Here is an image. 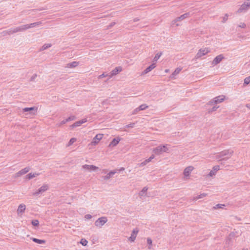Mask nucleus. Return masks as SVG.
Instances as JSON below:
<instances>
[{
  "label": "nucleus",
  "instance_id": "49",
  "mask_svg": "<svg viewBox=\"0 0 250 250\" xmlns=\"http://www.w3.org/2000/svg\"><path fill=\"white\" fill-rule=\"evenodd\" d=\"M244 3H245L246 5H248V7L250 8V0H246Z\"/></svg>",
  "mask_w": 250,
  "mask_h": 250
},
{
  "label": "nucleus",
  "instance_id": "16",
  "mask_svg": "<svg viewBox=\"0 0 250 250\" xmlns=\"http://www.w3.org/2000/svg\"><path fill=\"white\" fill-rule=\"evenodd\" d=\"M87 120L86 119H83L80 121L75 122L73 125H72L70 127L72 128H75L76 127H78L81 126L83 124L86 122Z\"/></svg>",
  "mask_w": 250,
  "mask_h": 250
},
{
  "label": "nucleus",
  "instance_id": "53",
  "mask_svg": "<svg viewBox=\"0 0 250 250\" xmlns=\"http://www.w3.org/2000/svg\"><path fill=\"white\" fill-rule=\"evenodd\" d=\"M34 10H29L27 11H25L24 12L25 13V14H28L30 13V12L31 11H33Z\"/></svg>",
  "mask_w": 250,
  "mask_h": 250
},
{
  "label": "nucleus",
  "instance_id": "6",
  "mask_svg": "<svg viewBox=\"0 0 250 250\" xmlns=\"http://www.w3.org/2000/svg\"><path fill=\"white\" fill-rule=\"evenodd\" d=\"M225 97L224 96H219L213 99L212 101L209 102V104L214 105L217 103H221L224 100Z\"/></svg>",
  "mask_w": 250,
  "mask_h": 250
},
{
  "label": "nucleus",
  "instance_id": "24",
  "mask_svg": "<svg viewBox=\"0 0 250 250\" xmlns=\"http://www.w3.org/2000/svg\"><path fill=\"white\" fill-rule=\"evenodd\" d=\"M191 15L192 14L189 12L186 13L179 17L178 19L180 21H182L187 18L190 17Z\"/></svg>",
  "mask_w": 250,
  "mask_h": 250
},
{
  "label": "nucleus",
  "instance_id": "39",
  "mask_svg": "<svg viewBox=\"0 0 250 250\" xmlns=\"http://www.w3.org/2000/svg\"><path fill=\"white\" fill-rule=\"evenodd\" d=\"M244 84H248L250 83V76L246 77L244 81Z\"/></svg>",
  "mask_w": 250,
  "mask_h": 250
},
{
  "label": "nucleus",
  "instance_id": "20",
  "mask_svg": "<svg viewBox=\"0 0 250 250\" xmlns=\"http://www.w3.org/2000/svg\"><path fill=\"white\" fill-rule=\"evenodd\" d=\"M29 170L30 168L29 167H25L24 168L21 170L16 173L17 176L19 177L22 175H23L28 172L29 171Z\"/></svg>",
  "mask_w": 250,
  "mask_h": 250
},
{
  "label": "nucleus",
  "instance_id": "34",
  "mask_svg": "<svg viewBox=\"0 0 250 250\" xmlns=\"http://www.w3.org/2000/svg\"><path fill=\"white\" fill-rule=\"evenodd\" d=\"M225 205L224 204H217L216 205H215V206L213 208L215 209L223 208H224V207H225Z\"/></svg>",
  "mask_w": 250,
  "mask_h": 250
},
{
  "label": "nucleus",
  "instance_id": "27",
  "mask_svg": "<svg viewBox=\"0 0 250 250\" xmlns=\"http://www.w3.org/2000/svg\"><path fill=\"white\" fill-rule=\"evenodd\" d=\"M34 111L35 112L37 111V108L35 107H25L23 109V112H29V111Z\"/></svg>",
  "mask_w": 250,
  "mask_h": 250
},
{
  "label": "nucleus",
  "instance_id": "40",
  "mask_svg": "<svg viewBox=\"0 0 250 250\" xmlns=\"http://www.w3.org/2000/svg\"><path fill=\"white\" fill-rule=\"evenodd\" d=\"M31 224L34 226H38L39 224V222L38 220H33L32 221Z\"/></svg>",
  "mask_w": 250,
  "mask_h": 250
},
{
  "label": "nucleus",
  "instance_id": "30",
  "mask_svg": "<svg viewBox=\"0 0 250 250\" xmlns=\"http://www.w3.org/2000/svg\"><path fill=\"white\" fill-rule=\"evenodd\" d=\"M78 64V62H73L70 63H69L67 64V67L69 68H73L77 66Z\"/></svg>",
  "mask_w": 250,
  "mask_h": 250
},
{
  "label": "nucleus",
  "instance_id": "46",
  "mask_svg": "<svg viewBox=\"0 0 250 250\" xmlns=\"http://www.w3.org/2000/svg\"><path fill=\"white\" fill-rule=\"evenodd\" d=\"M171 25H175V26H179L180 25V24L179 23H176L175 21L174 20L171 21Z\"/></svg>",
  "mask_w": 250,
  "mask_h": 250
},
{
  "label": "nucleus",
  "instance_id": "15",
  "mask_svg": "<svg viewBox=\"0 0 250 250\" xmlns=\"http://www.w3.org/2000/svg\"><path fill=\"white\" fill-rule=\"evenodd\" d=\"M154 158V155L152 154L149 158L145 160L143 162L139 164L138 165L139 167H142L146 165L147 163H149Z\"/></svg>",
  "mask_w": 250,
  "mask_h": 250
},
{
  "label": "nucleus",
  "instance_id": "56",
  "mask_svg": "<svg viewBox=\"0 0 250 250\" xmlns=\"http://www.w3.org/2000/svg\"><path fill=\"white\" fill-rule=\"evenodd\" d=\"M139 20V19L138 18H135L134 20H133V21L134 22H136L137 21H138Z\"/></svg>",
  "mask_w": 250,
  "mask_h": 250
},
{
  "label": "nucleus",
  "instance_id": "38",
  "mask_svg": "<svg viewBox=\"0 0 250 250\" xmlns=\"http://www.w3.org/2000/svg\"><path fill=\"white\" fill-rule=\"evenodd\" d=\"M80 243L83 246H85L87 245V244L88 243V241L84 239H82L81 240Z\"/></svg>",
  "mask_w": 250,
  "mask_h": 250
},
{
  "label": "nucleus",
  "instance_id": "44",
  "mask_svg": "<svg viewBox=\"0 0 250 250\" xmlns=\"http://www.w3.org/2000/svg\"><path fill=\"white\" fill-rule=\"evenodd\" d=\"M67 122L66 121V119L65 120H63V121H62L61 123H60L59 124H57V126H58V127H60L62 125H63V124H65L67 123Z\"/></svg>",
  "mask_w": 250,
  "mask_h": 250
},
{
  "label": "nucleus",
  "instance_id": "13",
  "mask_svg": "<svg viewBox=\"0 0 250 250\" xmlns=\"http://www.w3.org/2000/svg\"><path fill=\"white\" fill-rule=\"evenodd\" d=\"M220 169V167L218 165L215 166L213 167L212 169L209 172L208 176L212 177L216 174L217 171Z\"/></svg>",
  "mask_w": 250,
  "mask_h": 250
},
{
  "label": "nucleus",
  "instance_id": "12",
  "mask_svg": "<svg viewBox=\"0 0 250 250\" xmlns=\"http://www.w3.org/2000/svg\"><path fill=\"white\" fill-rule=\"evenodd\" d=\"M42 24V22L41 21H38L30 24H25V26L26 28V30L35 27L39 26L40 25H41Z\"/></svg>",
  "mask_w": 250,
  "mask_h": 250
},
{
  "label": "nucleus",
  "instance_id": "32",
  "mask_svg": "<svg viewBox=\"0 0 250 250\" xmlns=\"http://www.w3.org/2000/svg\"><path fill=\"white\" fill-rule=\"evenodd\" d=\"M162 54V53H158L156 54L153 59V62L155 63L157 61V60L160 58Z\"/></svg>",
  "mask_w": 250,
  "mask_h": 250
},
{
  "label": "nucleus",
  "instance_id": "21",
  "mask_svg": "<svg viewBox=\"0 0 250 250\" xmlns=\"http://www.w3.org/2000/svg\"><path fill=\"white\" fill-rule=\"evenodd\" d=\"M117 172V170H114L111 171L109 172L106 176H103V178L105 180H107L109 179L114 174L116 173Z\"/></svg>",
  "mask_w": 250,
  "mask_h": 250
},
{
  "label": "nucleus",
  "instance_id": "35",
  "mask_svg": "<svg viewBox=\"0 0 250 250\" xmlns=\"http://www.w3.org/2000/svg\"><path fill=\"white\" fill-rule=\"evenodd\" d=\"M148 107V106L146 104H142L139 106L140 110H143L146 109Z\"/></svg>",
  "mask_w": 250,
  "mask_h": 250
},
{
  "label": "nucleus",
  "instance_id": "8",
  "mask_svg": "<svg viewBox=\"0 0 250 250\" xmlns=\"http://www.w3.org/2000/svg\"><path fill=\"white\" fill-rule=\"evenodd\" d=\"M209 52V50L208 48H205L204 49H201L199 50L198 52L197 53L196 57L197 58H200L205 55Z\"/></svg>",
  "mask_w": 250,
  "mask_h": 250
},
{
  "label": "nucleus",
  "instance_id": "41",
  "mask_svg": "<svg viewBox=\"0 0 250 250\" xmlns=\"http://www.w3.org/2000/svg\"><path fill=\"white\" fill-rule=\"evenodd\" d=\"M75 119H76V117L75 116H71L68 117V118L66 119V121H67L68 122L70 121H73V120H75Z\"/></svg>",
  "mask_w": 250,
  "mask_h": 250
},
{
  "label": "nucleus",
  "instance_id": "60",
  "mask_svg": "<svg viewBox=\"0 0 250 250\" xmlns=\"http://www.w3.org/2000/svg\"><path fill=\"white\" fill-rule=\"evenodd\" d=\"M168 71V70H166V72H167Z\"/></svg>",
  "mask_w": 250,
  "mask_h": 250
},
{
  "label": "nucleus",
  "instance_id": "9",
  "mask_svg": "<svg viewBox=\"0 0 250 250\" xmlns=\"http://www.w3.org/2000/svg\"><path fill=\"white\" fill-rule=\"evenodd\" d=\"M223 58H224V57H223V55H222V54L217 56L213 60V61L212 62V64L213 65H215L218 64L219 63H220L221 62V61L223 59Z\"/></svg>",
  "mask_w": 250,
  "mask_h": 250
},
{
  "label": "nucleus",
  "instance_id": "57",
  "mask_svg": "<svg viewBox=\"0 0 250 250\" xmlns=\"http://www.w3.org/2000/svg\"><path fill=\"white\" fill-rule=\"evenodd\" d=\"M246 106H247L248 108L250 109V104H247Z\"/></svg>",
  "mask_w": 250,
  "mask_h": 250
},
{
  "label": "nucleus",
  "instance_id": "4",
  "mask_svg": "<svg viewBox=\"0 0 250 250\" xmlns=\"http://www.w3.org/2000/svg\"><path fill=\"white\" fill-rule=\"evenodd\" d=\"M107 222V218L106 217L99 218L95 222V225L98 228H102Z\"/></svg>",
  "mask_w": 250,
  "mask_h": 250
},
{
  "label": "nucleus",
  "instance_id": "18",
  "mask_svg": "<svg viewBox=\"0 0 250 250\" xmlns=\"http://www.w3.org/2000/svg\"><path fill=\"white\" fill-rule=\"evenodd\" d=\"M26 209V206L23 204H20L17 209V213L18 215L22 214Z\"/></svg>",
  "mask_w": 250,
  "mask_h": 250
},
{
  "label": "nucleus",
  "instance_id": "43",
  "mask_svg": "<svg viewBox=\"0 0 250 250\" xmlns=\"http://www.w3.org/2000/svg\"><path fill=\"white\" fill-rule=\"evenodd\" d=\"M229 15L228 14H226L223 18L222 22L225 23L228 19Z\"/></svg>",
  "mask_w": 250,
  "mask_h": 250
},
{
  "label": "nucleus",
  "instance_id": "29",
  "mask_svg": "<svg viewBox=\"0 0 250 250\" xmlns=\"http://www.w3.org/2000/svg\"><path fill=\"white\" fill-rule=\"evenodd\" d=\"M32 240L33 242L40 244H44L45 243V240L39 239L36 238H32Z\"/></svg>",
  "mask_w": 250,
  "mask_h": 250
},
{
  "label": "nucleus",
  "instance_id": "50",
  "mask_svg": "<svg viewBox=\"0 0 250 250\" xmlns=\"http://www.w3.org/2000/svg\"><path fill=\"white\" fill-rule=\"evenodd\" d=\"M217 108H218V107H216V106H213L212 108H211L210 109H209V110H208V112H212V111H215V110L217 109Z\"/></svg>",
  "mask_w": 250,
  "mask_h": 250
},
{
  "label": "nucleus",
  "instance_id": "22",
  "mask_svg": "<svg viewBox=\"0 0 250 250\" xmlns=\"http://www.w3.org/2000/svg\"><path fill=\"white\" fill-rule=\"evenodd\" d=\"M147 189H148V188L146 187H144L142 189V190L141 191V192L139 193V196L141 198H143L144 197L146 196Z\"/></svg>",
  "mask_w": 250,
  "mask_h": 250
},
{
  "label": "nucleus",
  "instance_id": "55",
  "mask_svg": "<svg viewBox=\"0 0 250 250\" xmlns=\"http://www.w3.org/2000/svg\"><path fill=\"white\" fill-rule=\"evenodd\" d=\"M176 23H178L179 21H181L179 19H178V17L174 19Z\"/></svg>",
  "mask_w": 250,
  "mask_h": 250
},
{
  "label": "nucleus",
  "instance_id": "45",
  "mask_svg": "<svg viewBox=\"0 0 250 250\" xmlns=\"http://www.w3.org/2000/svg\"><path fill=\"white\" fill-rule=\"evenodd\" d=\"M135 125L134 123H131L130 124L127 125L125 126V128H133L134 127Z\"/></svg>",
  "mask_w": 250,
  "mask_h": 250
},
{
  "label": "nucleus",
  "instance_id": "33",
  "mask_svg": "<svg viewBox=\"0 0 250 250\" xmlns=\"http://www.w3.org/2000/svg\"><path fill=\"white\" fill-rule=\"evenodd\" d=\"M109 76H110V73H103L102 75H100L99 76V79H101V78H103L104 77H108V79H110L109 78Z\"/></svg>",
  "mask_w": 250,
  "mask_h": 250
},
{
  "label": "nucleus",
  "instance_id": "7",
  "mask_svg": "<svg viewBox=\"0 0 250 250\" xmlns=\"http://www.w3.org/2000/svg\"><path fill=\"white\" fill-rule=\"evenodd\" d=\"M138 232H139V229L137 228L134 229L132 231L131 236L128 238L129 241L131 242H133L136 238V236H137Z\"/></svg>",
  "mask_w": 250,
  "mask_h": 250
},
{
  "label": "nucleus",
  "instance_id": "48",
  "mask_svg": "<svg viewBox=\"0 0 250 250\" xmlns=\"http://www.w3.org/2000/svg\"><path fill=\"white\" fill-rule=\"evenodd\" d=\"M140 111H141V110L138 107L133 110L132 114H136Z\"/></svg>",
  "mask_w": 250,
  "mask_h": 250
},
{
  "label": "nucleus",
  "instance_id": "58",
  "mask_svg": "<svg viewBox=\"0 0 250 250\" xmlns=\"http://www.w3.org/2000/svg\"><path fill=\"white\" fill-rule=\"evenodd\" d=\"M114 24H115V23H114V22L110 24V27H112V26H113Z\"/></svg>",
  "mask_w": 250,
  "mask_h": 250
},
{
  "label": "nucleus",
  "instance_id": "54",
  "mask_svg": "<svg viewBox=\"0 0 250 250\" xmlns=\"http://www.w3.org/2000/svg\"><path fill=\"white\" fill-rule=\"evenodd\" d=\"M176 23H178L179 21H181L179 19H178V17L174 19Z\"/></svg>",
  "mask_w": 250,
  "mask_h": 250
},
{
  "label": "nucleus",
  "instance_id": "25",
  "mask_svg": "<svg viewBox=\"0 0 250 250\" xmlns=\"http://www.w3.org/2000/svg\"><path fill=\"white\" fill-rule=\"evenodd\" d=\"M120 139L119 138H114L109 144V146H116L120 142Z\"/></svg>",
  "mask_w": 250,
  "mask_h": 250
},
{
  "label": "nucleus",
  "instance_id": "5",
  "mask_svg": "<svg viewBox=\"0 0 250 250\" xmlns=\"http://www.w3.org/2000/svg\"><path fill=\"white\" fill-rule=\"evenodd\" d=\"M48 189V186L47 185H43L38 190L33 193V196H38L40 194H42L43 192L46 191Z\"/></svg>",
  "mask_w": 250,
  "mask_h": 250
},
{
  "label": "nucleus",
  "instance_id": "10",
  "mask_svg": "<svg viewBox=\"0 0 250 250\" xmlns=\"http://www.w3.org/2000/svg\"><path fill=\"white\" fill-rule=\"evenodd\" d=\"M103 136V134H97L93 138V141L91 143L93 145H96L102 139Z\"/></svg>",
  "mask_w": 250,
  "mask_h": 250
},
{
  "label": "nucleus",
  "instance_id": "42",
  "mask_svg": "<svg viewBox=\"0 0 250 250\" xmlns=\"http://www.w3.org/2000/svg\"><path fill=\"white\" fill-rule=\"evenodd\" d=\"M147 244L149 245V247H148V249H151V245H152V240L149 238H148L147 239Z\"/></svg>",
  "mask_w": 250,
  "mask_h": 250
},
{
  "label": "nucleus",
  "instance_id": "37",
  "mask_svg": "<svg viewBox=\"0 0 250 250\" xmlns=\"http://www.w3.org/2000/svg\"><path fill=\"white\" fill-rule=\"evenodd\" d=\"M76 141V139L75 138H71L68 142V146H71L74 142Z\"/></svg>",
  "mask_w": 250,
  "mask_h": 250
},
{
  "label": "nucleus",
  "instance_id": "14",
  "mask_svg": "<svg viewBox=\"0 0 250 250\" xmlns=\"http://www.w3.org/2000/svg\"><path fill=\"white\" fill-rule=\"evenodd\" d=\"M83 168L89 171H95L98 169V167L93 165H84L83 166Z\"/></svg>",
  "mask_w": 250,
  "mask_h": 250
},
{
  "label": "nucleus",
  "instance_id": "11",
  "mask_svg": "<svg viewBox=\"0 0 250 250\" xmlns=\"http://www.w3.org/2000/svg\"><path fill=\"white\" fill-rule=\"evenodd\" d=\"M248 5H247L243 3L238 9L237 12L239 13L246 12L249 9V8L248 7Z\"/></svg>",
  "mask_w": 250,
  "mask_h": 250
},
{
  "label": "nucleus",
  "instance_id": "1",
  "mask_svg": "<svg viewBox=\"0 0 250 250\" xmlns=\"http://www.w3.org/2000/svg\"><path fill=\"white\" fill-rule=\"evenodd\" d=\"M233 153L232 150H225L217 154L216 156V159L218 161L227 160L230 158Z\"/></svg>",
  "mask_w": 250,
  "mask_h": 250
},
{
  "label": "nucleus",
  "instance_id": "23",
  "mask_svg": "<svg viewBox=\"0 0 250 250\" xmlns=\"http://www.w3.org/2000/svg\"><path fill=\"white\" fill-rule=\"evenodd\" d=\"M156 67V63L153 62L152 64H151L150 65H149L148 67H147L144 71V74H146L148 72L151 71L152 69H153Z\"/></svg>",
  "mask_w": 250,
  "mask_h": 250
},
{
  "label": "nucleus",
  "instance_id": "28",
  "mask_svg": "<svg viewBox=\"0 0 250 250\" xmlns=\"http://www.w3.org/2000/svg\"><path fill=\"white\" fill-rule=\"evenodd\" d=\"M39 175V173H30L28 174L26 176V178L28 179H31L33 178L36 177V176H38Z\"/></svg>",
  "mask_w": 250,
  "mask_h": 250
},
{
  "label": "nucleus",
  "instance_id": "31",
  "mask_svg": "<svg viewBox=\"0 0 250 250\" xmlns=\"http://www.w3.org/2000/svg\"><path fill=\"white\" fill-rule=\"evenodd\" d=\"M51 46V44L50 43H46V44H44L42 47V48L40 49V51H43V50H44L48 48H49Z\"/></svg>",
  "mask_w": 250,
  "mask_h": 250
},
{
  "label": "nucleus",
  "instance_id": "3",
  "mask_svg": "<svg viewBox=\"0 0 250 250\" xmlns=\"http://www.w3.org/2000/svg\"><path fill=\"white\" fill-rule=\"evenodd\" d=\"M25 30H26V28L25 24L15 28H10L7 32L9 35H10L19 32H23Z\"/></svg>",
  "mask_w": 250,
  "mask_h": 250
},
{
  "label": "nucleus",
  "instance_id": "52",
  "mask_svg": "<svg viewBox=\"0 0 250 250\" xmlns=\"http://www.w3.org/2000/svg\"><path fill=\"white\" fill-rule=\"evenodd\" d=\"M37 77V75L36 74H34L33 76H32V77H31V81H34V79L36 78Z\"/></svg>",
  "mask_w": 250,
  "mask_h": 250
},
{
  "label": "nucleus",
  "instance_id": "26",
  "mask_svg": "<svg viewBox=\"0 0 250 250\" xmlns=\"http://www.w3.org/2000/svg\"><path fill=\"white\" fill-rule=\"evenodd\" d=\"M182 68H177L175 71L172 73L171 75L170 76V78L171 79H174L175 76L178 74L181 71Z\"/></svg>",
  "mask_w": 250,
  "mask_h": 250
},
{
  "label": "nucleus",
  "instance_id": "19",
  "mask_svg": "<svg viewBox=\"0 0 250 250\" xmlns=\"http://www.w3.org/2000/svg\"><path fill=\"white\" fill-rule=\"evenodd\" d=\"M121 71L122 68L121 67H116L110 73L109 78H111L113 76L117 75L119 72Z\"/></svg>",
  "mask_w": 250,
  "mask_h": 250
},
{
  "label": "nucleus",
  "instance_id": "36",
  "mask_svg": "<svg viewBox=\"0 0 250 250\" xmlns=\"http://www.w3.org/2000/svg\"><path fill=\"white\" fill-rule=\"evenodd\" d=\"M206 195H207L206 193H204L200 194L199 195H198L197 196L195 197V200H197V199H199L203 198L204 197H205Z\"/></svg>",
  "mask_w": 250,
  "mask_h": 250
},
{
  "label": "nucleus",
  "instance_id": "17",
  "mask_svg": "<svg viewBox=\"0 0 250 250\" xmlns=\"http://www.w3.org/2000/svg\"><path fill=\"white\" fill-rule=\"evenodd\" d=\"M194 167L192 166H188L187 167L184 171V175L185 177L188 176L191 171L193 170Z\"/></svg>",
  "mask_w": 250,
  "mask_h": 250
},
{
  "label": "nucleus",
  "instance_id": "2",
  "mask_svg": "<svg viewBox=\"0 0 250 250\" xmlns=\"http://www.w3.org/2000/svg\"><path fill=\"white\" fill-rule=\"evenodd\" d=\"M152 151L157 155H161L164 152H167L168 151L167 145H159L158 146L153 148Z\"/></svg>",
  "mask_w": 250,
  "mask_h": 250
},
{
  "label": "nucleus",
  "instance_id": "47",
  "mask_svg": "<svg viewBox=\"0 0 250 250\" xmlns=\"http://www.w3.org/2000/svg\"><path fill=\"white\" fill-rule=\"evenodd\" d=\"M238 27L242 28H245L246 27V25L245 23L241 22L239 24Z\"/></svg>",
  "mask_w": 250,
  "mask_h": 250
},
{
  "label": "nucleus",
  "instance_id": "61",
  "mask_svg": "<svg viewBox=\"0 0 250 250\" xmlns=\"http://www.w3.org/2000/svg\"><path fill=\"white\" fill-rule=\"evenodd\" d=\"M31 114H35V112L31 113Z\"/></svg>",
  "mask_w": 250,
  "mask_h": 250
},
{
  "label": "nucleus",
  "instance_id": "51",
  "mask_svg": "<svg viewBox=\"0 0 250 250\" xmlns=\"http://www.w3.org/2000/svg\"><path fill=\"white\" fill-rule=\"evenodd\" d=\"M91 217H92V216L90 214H86L85 215V218L86 219H91Z\"/></svg>",
  "mask_w": 250,
  "mask_h": 250
},
{
  "label": "nucleus",
  "instance_id": "59",
  "mask_svg": "<svg viewBox=\"0 0 250 250\" xmlns=\"http://www.w3.org/2000/svg\"><path fill=\"white\" fill-rule=\"evenodd\" d=\"M123 169H124V168H122L120 170H122Z\"/></svg>",
  "mask_w": 250,
  "mask_h": 250
}]
</instances>
